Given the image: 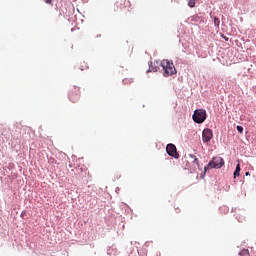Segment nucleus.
<instances>
[{
    "label": "nucleus",
    "instance_id": "9",
    "mask_svg": "<svg viewBox=\"0 0 256 256\" xmlns=\"http://www.w3.org/2000/svg\"><path fill=\"white\" fill-rule=\"evenodd\" d=\"M240 173H241V165L238 164V165L236 166L235 171H234V179H237V177H239Z\"/></svg>",
    "mask_w": 256,
    "mask_h": 256
},
{
    "label": "nucleus",
    "instance_id": "11",
    "mask_svg": "<svg viewBox=\"0 0 256 256\" xmlns=\"http://www.w3.org/2000/svg\"><path fill=\"white\" fill-rule=\"evenodd\" d=\"M188 5L193 8L195 7V0H189Z\"/></svg>",
    "mask_w": 256,
    "mask_h": 256
},
{
    "label": "nucleus",
    "instance_id": "8",
    "mask_svg": "<svg viewBox=\"0 0 256 256\" xmlns=\"http://www.w3.org/2000/svg\"><path fill=\"white\" fill-rule=\"evenodd\" d=\"M190 159H192V163L198 167V169H201V166L199 165V159L197 156L193 154H189Z\"/></svg>",
    "mask_w": 256,
    "mask_h": 256
},
{
    "label": "nucleus",
    "instance_id": "15",
    "mask_svg": "<svg viewBox=\"0 0 256 256\" xmlns=\"http://www.w3.org/2000/svg\"><path fill=\"white\" fill-rule=\"evenodd\" d=\"M223 39H224L225 41H229V37H227V36H223Z\"/></svg>",
    "mask_w": 256,
    "mask_h": 256
},
{
    "label": "nucleus",
    "instance_id": "2",
    "mask_svg": "<svg viewBox=\"0 0 256 256\" xmlns=\"http://www.w3.org/2000/svg\"><path fill=\"white\" fill-rule=\"evenodd\" d=\"M225 165V160H223L222 157H214L212 160L208 163L207 166L204 167V175L207 173V169H221Z\"/></svg>",
    "mask_w": 256,
    "mask_h": 256
},
{
    "label": "nucleus",
    "instance_id": "18",
    "mask_svg": "<svg viewBox=\"0 0 256 256\" xmlns=\"http://www.w3.org/2000/svg\"><path fill=\"white\" fill-rule=\"evenodd\" d=\"M126 81H127V79L124 80V82H126Z\"/></svg>",
    "mask_w": 256,
    "mask_h": 256
},
{
    "label": "nucleus",
    "instance_id": "16",
    "mask_svg": "<svg viewBox=\"0 0 256 256\" xmlns=\"http://www.w3.org/2000/svg\"><path fill=\"white\" fill-rule=\"evenodd\" d=\"M246 177H249V175H251L249 172L245 173Z\"/></svg>",
    "mask_w": 256,
    "mask_h": 256
},
{
    "label": "nucleus",
    "instance_id": "13",
    "mask_svg": "<svg viewBox=\"0 0 256 256\" xmlns=\"http://www.w3.org/2000/svg\"><path fill=\"white\" fill-rule=\"evenodd\" d=\"M44 2H45L47 5H53L52 0H44Z\"/></svg>",
    "mask_w": 256,
    "mask_h": 256
},
{
    "label": "nucleus",
    "instance_id": "12",
    "mask_svg": "<svg viewBox=\"0 0 256 256\" xmlns=\"http://www.w3.org/2000/svg\"><path fill=\"white\" fill-rule=\"evenodd\" d=\"M238 133H243V127L242 126H237L236 127Z\"/></svg>",
    "mask_w": 256,
    "mask_h": 256
},
{
    "label": "nucleus",
    "instance_id": "7",
    "mask_svg": "<svg viewBox=\"0 0 256 256\" xmlns=\"http://www.w3.org/2000/svg\"><path fill=\"white\" fill-rule=\"evenodd\" d=\"M213 139V130L206 128L202 132V141L204 143H209Z\"/></svg>",
    "mask_w": 256,
    "mask_h": 256
},
{
    "label": "nucleus",
    "instance_id": "4",
    "mask_svg": "<svg viewBox=\"0 0 256 256\" xmlns=\"http://www.w3.org/2000/svg\"><path fill=\"white\" fill-rule=\"evenodd\" d=\"M81 98V90L77 86H72L69 90V99L72 103H77Z\"/></svg>",
    "mask_w": 256,
    "mask_h": 256
},
{
    "label": "nucleus",
    "instance_id": "14",
    "mask_svg": "<svg viewBox=\"0 0 256 256\" xmlns=\"http://www.w3.org/2000/svg\"><path fill=\"white\" fill-rule=\"evenodd\" d=\"M214 23H215L216 25H219V23H220L219 18L215 17V18H214Z\"/></svg>",
    "mask_w": 256,
    "mask_h": 256
},
{
    "label": "nucleus",
    "instance_id": "17",
    "mask_svg": "<svg viewBox=\"0 0 256 256\" xmlns=\"http://www.w3.org/2000/svg\"><path fill=\"white\" fill-rule=\"evenodd\" d=\"M243 253H247V250H244Z\"/></svg>",
    "mask_w": 256,
    "mask_h": 256
},
{
    "label": "nucleus",
    "instance_id": "3",
    "mask_svg": "<svg viewBox=\"0 0 256 256\" xmlns=\"http://www.w3.org/2000/svg\"><path fill=\"white\" fill-rule=\"evenodd\" d=\"M192 119L195 123H204L205 119H207V111H205V109L195 110Z\"/></svg>",
    "mask_w": 256,
    "mask_h": 256
},
{
    "label": "nucleus",
    "instance_id": "5",
    "mask_svg": "<svg viewBox=\"0 0 256 256\" xmlns=\"http://www.w3.org/2000/svg\"><path fill=\"white\" fill-rule=\"evenodd\" d=\"M129 7H131V2H129V0H117L114 11H116V13H121V11H125V9Z\"/></svg>",
    "mask_w": 256,
    "mask_h": 256
},
{
    "label": "nucleus",
    "instance_id": "1",
    "mask_svg": "<svg viewBox=\"0 0 256 256\" xmlns=\"http://www.w3.org/2000/svg\"><path fill=\"white\" fill-rule=\"evenodd\" d=\"M160 65L164 71V77H171V75H175L177 73L175 65L169 60H162Z\"/></svg>",
    "mask_w": 256,
    "mask_h": 256
},
{
    "label": "nucleus",
    "instance_id": "10",
    "mask_svg": "<svg viewBox=\"0 0 256 256\" xmlns=\"http://www.w3.org/2000/svg\"><path fill=\"white\" fill-rule=\"evenodd\" d=\"M80 69L84 71V69H89V66H87V63L83 62Z\"/></svg>",
    "mask_w": 256,
    "mask_h": 256
},
{
    "label": "nucleus",
    "instance_id": "6",
    "mask_svg": "<svg viewBox=\"0 0 256 256\" xmlns=\"http://www.w3.org/2000/svg\"><path fill=\"white\" fill-rule=\"evenodd\" d=\"M166 152L170 157H174V159H179V153L177 152V147L175 144H168L166 146Z\"/></svg>",
    "mask_w": 256,
    "mask_h": 256
}]
</instances>
